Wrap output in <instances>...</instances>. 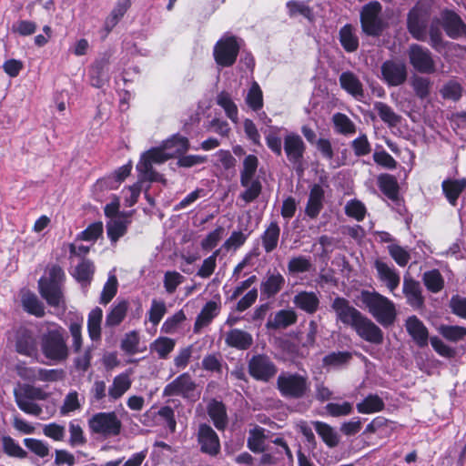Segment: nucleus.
Instances as JSON below:
<instances>
[{
    "mask_svg": "<svg viewBox=\"0 0 466 466\" xmlns=\"http://www.w3.org/2000/svg\"><path fill=\"white\" fill-rule=\"evenodd\" d=\"M441 26L446 35L451 39L466 36V24L461 17L454 10L443 9L440 18L434 17L431 21L429 28L428 43L437 53L446 50L450 44L444 39Z\"/></svg>",
    "mask_w": 466,
    "mask_h": 466,
    "instance_id": "f257e3e1",
    "label": "nucleus"
},
{
    "mask_svg": "<svg viewBox=\"0 0 466 466\" xmlns=\"http://www.w3.org/2000/svg\"><path fill=\"white\" fill-rule=\"evenodd\" d=\"M66 276L58 264L47 265L46 275L38 280V291L51 307H59L64 302V285Z\"/></svg>",
    "mask_w": 466,
    "mask_h": 466,
    "instance_id": "f03ea898",
    "label": "nucleus"
},
{
    "mask_svg": "<svg viewBox=\"0 0 466 466\" xmlns=\"http://www.w3.org/2000/svg\"><path fill=\"white\" fill-rule=\"evenodd\" d=\"M360 299L380 325L389 327L394 323L396 309L390 299L376 291L366 289L361 290Z\"/></svg>",
    "mask_w": 466,
    "mask_h": 466,
    "instance_id": "7ed1b4c3",
    "label": "nucleus"
},
{
    "mask_svg": "<svg viewBox=\"0 0 466 466\" xmlns=\"http://www.w3.org/2000/svg\"><path fill=\"white\" fill-rule=\"evenodd\" d=\"M41 350L43 355L54 362H62L69 356L66 344V332L57 324L56 328L48 329L41 338Z\"/></svg>",
    "mask_w": 466,
    "mask_h": 466,
    "instance_id": "20e7f679",
    "label": "nucleus"
},
{
    "mask_svg": "<svg viewBox=\"0 0 466 466\" xmlns=\"http://www.w3.org/2000/svg\"><path fill=\"white\" fill-rule=\"evenodd\" d=\"M281 397L287 400H301L310 392L309 377L299 372H281L276 382Z\"/></svg>",
    "mask_w": 466,
    "mask_h": 466,
    "instance_id": "39448f33",
    "label": "nucleus"
},
{
    "mask_svg": "<svg viewBox=\"0 0 466 466\" xmlns=\"http://www.w3.org/2000/svg\"><path fill=\"white\" fill-rule=\"evenodd\" d=\"M431 7L418 1L408 12L406 28L411 37L417 41L426 42L429 38Z\"/></svg>",
    "mask_w": 466,
    "mask_h": 466,
    "instance_id": "423d86ee",
    "label": "nucleus"
},
{
    "mask_svg": "<svg viewBox=\"0 0 466 466\" xmlns=\"http://www.w3.org/2000/svg\"><path fill=\"white\" fill-rule=\"evenodd\" d=\"M258 167V158L255 155H248L243 160V169L240 171V185L246 189L239 195L245 203L256 200L262 191L260 181L253 179Z\"/></svg>",
    "mask_w": 466,
    "mask_h": 466,
    "instance_id": "0eeeda50",
    "label": "nucleus"
},
{
    "mask_svg": "<svg viewBox=\"0 0 466 466\" xmlns=\"http://www.w3.org/2000/svg\"><path fill=\"white\" fill-rule=\"evenodd\" d=\"M201 391L196 380L188 372H183L167 383L163 390V397H181L190 402L200 398Z\"/></svg>",
    "mask_w": 466,
    "mask_h": 466,
    "instance_id": "6e6552de",
    "label": "nucleus"
},
{
    "mask_svg": "<svg viewBox=\"0 0 466 466\" xmlns=\"http://www.w3.org/2000/svg\"><path fill=\"white\" fill-rule=\"evenodd\" d=\"M15 401L17 407L26 414L39 416L42 413V408L32 400H44L47 394L38 387L30 384L19 385L14 390Z\"/></svg>",
    "mask_w": 466,
    "mask_h": 466,
    "instance_id": "1a4fd4ad",
    "label": "nucleus"
},
{
    "mask_svg": "<svg viewBox=\"0 0 466 466\" xmlns=\"http://www.w3.org/2000/svg\"><path fill=\"white\" fill-rule=\"evenodd\" d=\"M11 342L15 350L22 356L32 358L38 352V339L35 330L26 324L15 326L11 330Z\"/></svg>",
    "mask_w": 466,
    "mask_h": 466,
    "instance_id": "9d476101",
    "label": "nucleus"
},
{
    "mask_svg": "<svg viewBox=\"0 0 466 466\" xmlns=\"http://www.w3.org/2000/svg\"><path fill=\"white\" fill-rule=\"evenodd\" d=\"M382 6L378 1H371L362 6L360 14L361 30L364 35L379 37L385 29V23L380 17Z\"/></svg>",
    "mask_w": 466,
    "mask_h": 466,
    "instance_id": "9b49d317",
    "label": "nucleus"
},
{
    "mask_svg": "<svg viewBox=\"0 0 466 466\" xmlns=\"http://www.w3.org/2000/svg\"><path fill=\"white\" fill-rule=\"evenodd\" d=\"M239 51L238 38L226 34L216 42L213 47V57L218 66L230 67L236 63Z\"/></svg>",
    "mask_w": 466,
    "mask_h": 466,
    "instance_id": "f8f14e48",
    "label": "nucleus"
},
{
    "mask_svg": "<svg viewBox=\"0 0 466 466\" xmlns=\"http://www.w3.org/2000/svg\"><path fill=\"white\" fill-rule=\"evenodd\" d=\"M306 145L302 137L294 132H290L284 137L283 150L288 161L292 165L298 175L304 172V155L306 153Z\"/></svg>",
    "mask_w": 466,
    "mask_h": 466,
    "instance_id": "ddd939ff",
    "label": "nucleus"
},
{
    "mask_svg": "<svg viewBox=\"0 0 466 466\" xmlns=\"http://www.w3.org/2000/svg\"><path fill=\"white\" fill-rule=\"evenodd\" d=\"M88 427L95 434L115 437L120 434L122 422L114 411L98 412L88 420Z\"/></svg>",
    "mask_w": 466,
    "mask_h": 466,
    "instance_id": "4468645a",
    "label": "nucleus"
},
{
    "mask_svg": "<svg viewBox=\"0 0 466 466\" xmlns=\"http://www.w3.org/2000/svg\"><path fill=\"white\" fill-rule=\"evenodd\" d=\"M407 55L409 63L415 71L428 75L436 72V63L429 48L419 44H411Z\"/></svg>",
    "mask_w": 466,
    "mask_h": 466,
    "instance_id": "2eb2a0df",
    "label": "nucleus"
},
{
    "mask_svg": "<svg viewBox=\"0 0 466 466\" xmlns=\"http://www.w3.org/2000/svg\"><path fill=\"white\" fill-rule=\"evenodd\" d=\"M249 376L257 381L268 382L278 373V367L266 354H255L248 361Z\"/></svg>",
    "mask_w": 466,
    "mask_h": 466,
    "instance_id": "dca6fc26",
    "label": "nucleus"
},
{
    "mask_svg": "<svg viewBox=\"0 0 466 466\" xmlns=\"http://www.w3.org/2000/svg\"><path fill=\"white\" fill-rule=\"evenodd\" d=\"M381 79L388 86L403 85L408 78V70L404 62L388 59L380 66Z\"/></svg>",
    "mask_w": 466,
    "mask_h": 466,
    "instance_id": "f3484780",
    "label": "nucleus"
},
{
    "mask_svg": "<svg viewBox=\"0 0 466 466\" xmlns=\"http://www.w3.org/2000/svg\"><path fill=\"white\" fill-rule=\"evenodd\" d=\"M200 451L210 457H217L221 451L219 437L212 427L207 423H201L197 434Z\"/></svg>",
    "mask_w": 466,
    "mask_h": 466,
    "instance_id": "a211bd4d",
    "label": "nucleus"
},
{
    "mask_svg": "<svg viewBox=\"0 0 466 466\" xmlns=\"http://www.w3.org/2000/svg\"><path fill=\"white\" fill-rule=\"evenodd\" d=\"M352 329L363 340L375 345H380L384 340V334L381 329L365 315L354 323Z\"/></svg>",
    "mask_w": 466,
    "mask_h": 466,
    "instance_id": "6ab92c4d",
    "label": "nucleus"
},
{
    "mask_svg": "<svg viewBox=\"0 0 466 466\" xmlns=\"http://www.w3.org/2000/svg\"><path fill=\"white\" fill-rule=\"evenodd\" d=\"M337 319L343 324L352 328L362 313L350 304V301L342 297H336L331 304Z\"/></svg>",
    "mask_w": 466,
    "mask_h": 466,
    "instance_id": "aec40b11",
    "label": "nucleus"
},
{
    "mask_svg": "<svg viewBox=\"0 0 466 466\" xmlns=\"http://www.w3.org/2000/svg\"><path fill=\"white\" fill-rule=\"evenodd\" d=\"M254 343L251 333L238 328L229 329L225 335V344L231 349L245 351Z\"/></svg>",
    "mask_w": 466,
    "mask_h": 466,
    "instance_id": "412c9836",
    "label": "nucleus"
},
{
    "mask_svg": "<svg viewBox=\"0 0 466 466\" xmlns=\"http://www.w3.org/2000/svg\"><path fill=\"white\" fill-rule=\"evenodd\" d=\"M402 291L407 299V303L411 308L418 310L424 309L425 299L422 295L421 287L419 281L412 278H405Z\"/></svg>",
    "mask_w": 466,
    "mask_h": 466,
    "instance_id": "4be33fe9",
    "label": "nucleus"
},
{
    "mask_svg": "<svg viewBox=\"0 0 466 466\" xmlns=\"http://www.w3.org/2000/svg\"><path fill=\"white\" fill-rule=\"evenodd\" d=\"M408 334L419 348L428 346L429 330L424 323L415 315L409 317L405 321Z\"/></svg>",
    "mask_w": 466,
    "mask_h": 466,
    "instance_id": "5701e85b",
    "label": "nucleus"
},
{
    "mask_svg": "<svg viewBox=\"0 0 466 466\" xmlns=\"http://www.w3.org/2000/svg\"><path fill=\"white\" fill-rule=\"evenodd\" d=\"M131 6V0H117L110 14L106 17L102 32L105 39L116 26Z\"/></svg>",
    "mask_w": 466,
    "mask_h": 466,
    "instance_id": "b1692460",
    "label": "nucleus"
},
{
    "mask_svg": "<svg viewBox=\"0 0 466 466\" xmlns=\"http://www.w3.org/2000/svg\"><path fill=\"white\" fill-rule=\"evenodd\" d=\"M285 278L278 270L268 271L265 280L260 283V295L266 299L274 298L285 286Z\"/></svg>",
    "mask_w": 466,
    "mask_h": 466,
    "instance_id": "393cba45",
    "label": "nucleus"
},
{
    "mask_svg": "<svg viewBox=\"0 0 466 466\" xmlns=\"http://www.w3.org/2000/svg\"><path fill=\"white\" fill-rule=\"evenodd\" d=\"M325 192L319 184H314L309 191V196L305 208V214L314 219L323 208Z\"/></svg>",
    "mask_w": 466,
    "mask_h": 466,
    "instance_id": "a878e982",
    "label": "nucleus"
},
{
    "mask_svg": "<svg viewBox=\"0 0 466 466\" xmlns=\"http://www.w3.org/2000/svg\"><path fill=\"white\" fill-rule=\"evenodd\" d=\"M293 303L299 309L309 315H313L318 311L320 301L315 292L302 290L294 296Z\"/></svg>",
    "mask_w": 466,
    "mask_h": 466,
    "instance_id": "bb28decb",
    "label": "nucleus"
},
{
    "mask_svg": "<svg viewBox=\"0 0 466 466\" xmlns=\"http://www.w3.org/2000/svg\"><path fill=\"white\" fill-rule=\"evenodd\" d=\"M340 87L358 100L364 97L363 85L351 71L342 72L339 76Z\"/></svg>",
    "mask_w": 466,
    "mask_h": 466,
    "instance_id": "cd10ccee",
    "label": "nucleus"
},
{
    "mask_svg": "<svg viewBox=\"0 0 466 466\" xmlns=\"http://www.w3.org/2000/svg\"><path fill=\"white\" fill-rule=\"evenodd\" d=\"M207 411L214 426L218 431L225 430L228 424V414L226 405L222 401L213 399L208 404Z\"/></svg>",
    "mask_w": 466,
    "mask_h": 466,
    "instance_id": "c85d7f7f",
    "label": "nucleus"
},
{
    "mask_svg": "<svg viewBox=\"0 0 466 466\" xmlns=\"http://www.w3.org/2000/svg\"><path fill=\"white\" fill-rule=\"evenodd\" d=\"M219 313V306L216 301H208L196 318L194 333H199L202 328L208 326L214 318Z\"/></svg>",
    "mask_w": 466,
    "mask_h": 466,
    "instance_id": "c756f323",
    "label": "nucleus"
},
{
    "mask_svg": "<svg viewBox=\"0 0 466 466\" xmlns=\"http://www.w3.org/2000/svg\"><path fill=\"white\" fill-rule=\"evenodd\" d=\"M377 184L383 195L391 201L399 200L400 186L395 176L388 173L379 175Z\"/></svg>",
    "mask_w": 466,
    "mask_h": 466,
    "instance_id": "7c9ffc66",
    "label": "nucleus"
},
{
    "mask_svg": "<svg viewBox=\"0 0 466 466\" xmlns=\"http://www.w3.org/2000/svg\"><path fill=\"white\" fill-rule=\"evenodd\" d=\"M298 320V315L294 309H280L275 313L272 319H268L266 328L268 329H286Z\"/></svg>",
    "mask_w": 466,
    "mask_h": 466,
    "instance_id": "2f4dec72",
    "label": "nucleus"
},
{
    "mask_svg": "<svg viewBox=\"0 0 466 466\" xmlns=\"http://www.w3.org/2000/svg\"><path fill=\"white\" fill-rule=\"evenodd\" d=\"M351 24L344 25L339 31V40L342 48L348 53H353L360 46V40Z\"/></svg>",
    "mask_w": 466,
    "mask_h": 466,
    "instance_id": "473e14b6",
    "label": "nucleus"
},
{
    "mask_svg": "<svg viewBox=\"0 0 466 466\" xmlns=\"http://www.w3.org/2000/svg\"><path fill=\"white\" fill-rule=\"evenodd\" d=\"M94 262L88 258H82V260L75 268L72 274L74 279L82 286H89L93 280L95 274Z\"/></svg>",
    "mask_w": 466,
    "mask_h": 466,
    "instance_id": "72a5a7b5",
    "label": "nucleus"
},
{
    "mask_svg": "<svg viewBox=\"0 0 466 466\" xmlns=\"http://www.w3.org/2000/svg\"><path fill=\"white\" fill-rule=\"evenodd\" d=\"M280 227L277 221H271L260 236L261 244L266 253H271L279 244Z\"/></svg>",
    "mask_w": 466,
    "mask_h": 466,
    "instance_id": "f704fd0d",
    "label": "nucleus"
},
{
    "mask_svg": "<svg viewBox=\"0 0 466 466\" xmlns=\"http://www.w3.org/2000/svg\"><path fill=\"white\" fill-rule=\"evenodd\" d=\"M375 268L380 280L386 282L390 291H393L399 287L400 278L394 268H390L387 263L379 259L375 261Z\"/></svg>",
    "mask_w": 466,
    "mask_h": 466,
    "instance_id": "c9c22d12",
    "label": "nucleus"
},
{
    "mask_svg": "<svg viewBox=\"0 0 466 466\" xmlns=\"http://www.w3.org/2000/svg\"><path fill=\"white\" fill-rule=\"evenodd\" d=\"M21 304L25 312L36 318H43L46 314L44 304L39 300L37 296L31 291H27L22 295Z\"/></svg>",
    "mask_w": 466,
    "mask_h": 466,
    "instance_id": "e433bc0d",
    "label": "nucleus"
},
{
    "mask_svg": "<svg viewBox=\"0 0 466 466\" xmlns=\"http://www.w3.org/2000/svg\"><path fill=\"white\" fill-rule=\"evenodd\" d=\"M102 319H103V310L99 307L94 308L88 313L87 333L92 341H99L101 339Z\"/></svg>",
    "mask_w": 466,
    "mask_h": 466,
    "instance_id": "4c0bfd02",
    "label": "nucleus"
},
{
    "mask_svg": "<svg viewBox=\"0 0 466 466\" xmlns=\"http://www.w3.org/2000/svg\"><path fill=\"white\" fill-rule=\"evenodd\" d=\"M466 188V178L447 179L442 182V190L448 201L455 206L460 195Z\"/></svg>",
    "mask_w": 466,
    "mask_h": 466,
    "instance_id": "58836bf2",
    "label": "nucleus"
},
{
    "mask_svg": "<svg viewBox=\"0 0 466 466\" xmlns=\"http://www.w3.org/2000/svg\"><path fill=\"white\" fill-rule=\"evenodd\" d=\"M132 381L127 373L116 375L108 389V397L110 400L120 399L131 387Z\"/></svg>",
    "mask_w": 466,
    "mask_h": 466,
    "instance_id": "ea45409f",
    "label": "nucleus"
},
{
    "mask_svg": "<svg viewBox=\"0 0 466 466\" xmlns=\"http://www.w3.org/2000/svg\"><path fill=\"white\" fill-rule=\"evenodd\" d=\"M265 431V429L259 426H256L249 431L247 446L252 452L261 453L265 451V441L267 439Z\"/></svg>",
    "mask_w": 466,
    "mask_h": 466,
    "instance_id": "a19ab883",
    "label": "nucleus"
},
{
    "mask_svg": "<svg viewBox=\"0 0 466 466\" xmlns=\"http://www.w3.org/2000/svg\"><path fill=\"white\" fill-rule=\"evenodd\" d=\"M385 404L383 400L377 394H369L361 402L357 403L356 409L359 413L371 414L383 410Z\"/></svg>",
    "mask_w": 466,
    "mask_h": 466,
    "instance_id": "79ce46f5",
    "label": "nucleus"
},
{
    "mask_svg": "<svg viewBox=\"0 0 466 466\" xmlns=\"http://www.w3.org/2000/svg\"><path fill=\"white\" fill-rule=\"evenodd\" d=\"M314 429L323 442L329 448H334L339 444V437L334 429L323 421H314Z\"/></svg>",
    "mask_w": 466,
    "mask_h": 466,
    "instance_id": "37998d69",
    "label": "nucleus"
},
{
    "mask_svg": "<svg viewBox=\"0 0 466 466\" xmlns=\"http://www.w3.org/2000/svg\"><path fill=\"white\" fill-rule=\"evenodd\" d=\"M127 309L128 302L125 299L113 305L110 311L106 314V326L116 327L120 325V323L125 319L127 316Z\"/></svg>",
    "mask_w": 466,
    "mask_h": 466,
    "instance_id": "c03bdc74",
    "label": "nucleus"
},
{
    "mask_svg": "<svg viewBox=\"0 0 466 466\" xmlns=\"http://www.w3.org/2000/svg\"><path fill=\"white\" fill-rule=\"evenodd\" d=\"M190 147V143L187 137L179 134L173 135L170 138L164 142V148L167 150H173L170 154L177 157L185 154Z\"/></svg>",
    "mask_w": 466,
    "mask_h": 466,
    "instance_id": "a18cd8bd",
    "label": "nucleus"
},
{
    "mask_svg": "<svg viewBox=\"0 0 466 466\" xmlns=\"http://www.w3.org/2000/svg\"><path fill=\"white\" fill-rule=\"evenodd\" d=\"M374 109L381 121L390 127H396L400 122L401 116L396 114L391 106L384 102H375Z\"/></svg>",
    "mask_w": 466,
    "mask_h": 466,
    "instance_id": "49530a36",
    "label": "nucleus"
},
{
    "mask_svg": "<svg viewBox=\"0 0 466 466\" xmlns=\"http://www.w3.org/2000/svg\"><path fill=\"white\" fill-rule=\"evenodd\" d=\"M422 280L426 289L431 293H439L444 288V279L438 269L424 272Z\"/></svg>",
    "mask_w": 466,
    "mask_h": 466,
    "instance_id": "de8ad7c7",
    "label": "nucleus"
},
{
    "mask_svg": "<svg viewBox=\"0 0 466 466\" xmlns=\"http://www.w3.org/2000/svg\"><path fill=\"white\" fill-rule=\"evenodd\" d=\"M175 339L168 337H158L150 344V350L157 353L159 359L166 360L174 350Z\"/></svg>",
    "mask_w": 466,
    "mask_h": 466,
    "instance_id": "09e8293b",
    "label": "nucleus"
},
{
    "mask_svg": "<svg viewBox=\"0 0 466 466\" xmlns=\"http://www.w3.org/2000/svg\"><path fill=\"white\" fill-rule=\"evenodd\" d=\"M217 104L224 109L226 116L232 122H238V106L232 100L231 96L228 92L222 91L218 95Z\"/></svg>",
    "mask_w": 466,
    "mask_h": 466,
    "instance_id": "8fccbe9b",
    "label": "nucleus"
},
{
    "mask_svg": "<svg viewBox=\"0 0 466 466\" xmlns=\"http://www.w3.org/2000/svg\"><path fill=\"white\" fill-rule=\"evenodd\" d=\"M332 121L337 133L350 136L356 133V126L350 118L343 113H336L332 116Z\"/></svg>",
    "mask_w": 466,
    "mask_h": 466,
    "instance_id": "3c124183",
    "label": "nucleus"
},
{
    "mask_svg": "<svg viewBox=\"0 0 466 466\" xmlns=\"http://www.w3.org/2000/svg\"><path fill=\"white\" fill-rule=\"evenodd\" d=\"M127 220L111 219L106 223L107 237L112 243H116L127 231Z\"/></svg>",
    "mask_w": 466,
    "mask_h": 466,
    "instance_id": "603ef678",
    "label": "nucleus"
},
{
    "mask_svg": "<svg viewBox=\"0 0 466 466\" xmlns=\"http://www.w3.org/2000/svg\"><path fill=\"white\" fill-rule=\"evenodd\" d=\"M201 368L208 372L222 374L223 359L220 352L208 353L204 356L201 361Z\"/></svg>",
    "mask_w": 466,
    "mask_h": 466,
    "instance_id": "864d4df0",
    "label": "nucleus"
},
{
    "mask_svg": "<svg viewBox=\"0 0 466 466\" xmlns=\"http://www.w3.org/2000/svg\"><path fill=\"white\" fill-rule=\"evenodd\" d=\"M463 87L454 79L447 81L440 90V94L443 99L459 101L462 96Z\"/></svg>",
    "mask_w": 466,
    "mask_h": 466,
    "instance_id": "5fc2aeb1",
    "label": "nucleus"
},
{
    "mask_svg": "<svg viewBox=\"0 0 466 466\" xmlns=\"http://www.w3.org/2000/svg\"><path fill=\"white\" fill-rule=\"evenodd\" d=\"M431 85L432 83L430 78L421 76H415L410 81L415 96L421 100L426 99L430 96Z\"/></svg>",
    "mask_w": 466,
    "mask_h": 466,
    "instance_id": "6e6d98bb",
    "label": "nucleus"
},
{
    "mask_svg": "<svg viewBox=\"0 0 466 466\" xmlns=\"http://www.w3.org/2000/svg\"><path fill=\"white\" fill-rule=\"evenodd\" d=\"M246 104L250 107L253 111H259L263 107V92L259 86V85L254 81L249 87L247 96H246Z\"/></svg>",
    "mask_w": 466,
    "mask_h": 466,
    "instance_id": "4d7b16f0",
    "label": "nucleus"
},
{
    "mask_svg": "<svg viewBox=\"0 0 466 466\" xmlns=\"http://www.w3.org/2000/svg\"><path fill=\"white\" fill-rule=\"evenodd\" d=\"M438 330L444 339L451 342L462 340L466 337V328L462 326L442 324Z\"/></svg>",
    "mask_w": 466,
    "mask_h": 466,
    "instance_id": "13d9d810",
    "label": "nucleus"
},
{
    "mask_svg": "<svg viewBox=\"0 0 466 466\" xmlns=\"http://www.w3.org/2000/svg\"><path fill=\"white\" fill-rule=\"evenodd\" d=\"M137 171L141 174V177L139 179L147 180L149 182H161L165 181L163 176L157 172L151 163L148 160H145L140 158V161L137 165Z\"/></svg>",
    "mask_w": 466,
    "mask_h": 466,
    "instance_id": "bf43d9fd",
    "label": "nucleus"
},
{
    "mask_svg": "<svg viewBox=\"0 0 466 466\" xmlns=\"http://www.w3.org/2000/svg\"><path fill=\"white\" fill-rule=\"evenodd\" d=\"M286 6L289 17L302 15L309 21H312L314 18L312 8L303 2L291 0L287 2Z\"/></svg>",
    "mask_w": 466,
    "mask_h": 466,
    "instance_id": "052dcab7",
    "label": "nucleus"
},
{
    "mask_svg": "<svg viewBox=\"0 0 466 466\" xmlns=\"http://www.w3.org/2000/svg\"><path fill=\"white\" fill-rule=\"evenodd\" d=\"M344 209L349 218H354L358 222L363 221L367 214L365 205L359 199L349 200Z\"/></svg>",
    "mask_w": 466,
    "mask_h": 466,
    "instance_id": "680f3d73",
    "label": "nucleus"
},
{
    "mask_svg": "<svg viewBox=\"0 0 466 466\" xmlns=\"http://www.w3.org/2000/svg\"><path fill=\"white\" fill-rule=\"evenodd\" d=\"M3 451L9 457L25 459L27 452L10 436L2 438Z\"/></svg>",
    "mask_w": 466,
    "mask_h": 466,
    "instance_id": "e2e57ef3",
    "label": "nucleus"
},
{
    "mask_svg": "<svg viewBox=\"0 0 466 466\" xmlns=\"http://www.w3.org/2000/svg\"><path fill=\"white\" fill-rule=\"evenodd\" d=\"M352 359V354L349 351H333L322 360L324 366L339 367L348 364Z\"/></svg>",
    "mask_w": 466,
    "mask_h": 466,
    "instance_id": "0e129e2a",
    "label": "nucleus"
},
{
    "mask_svg": "<svg viewBox=\"0 0 466 466\" xmlns=\"http://www.w3.org/2000/svg\"><path fill=\"white\" fill-rule=\"evenodd\" d=\"M166 150L164 146L162 147H152L145 152L141 158L148 160L151 164H161L170 158H174V155L166 152Z\"/></svg>",
    "mask_w": 466,
    "mask_h": 466,
    "instance_id": "69168bd1",
    "label": "nucleus"
},
{
    "mask_svg": "<svg viewBox=\"0 0 466 466\" xmlns=\"http://www.w3.org/2000/svg\"><path fill=\"white\" fill-rule=\"evenodd\" d=\"M139 340L138 333L136 330H132L127 333L121 340V350L128 355H134L139 351Z\"/></svg>",
    "mask_w": 466,
    "mask_h": 466,
    "instance_id": "338daca9",
    "label": "nucleus"
},
{
    "mask_svg": "<svg viewBox=\"0 0 466 466\" xmlns=\"http://www.w3.org/2000/svg\"><path fill=\"white\" fill-rule=\"evenodd\" d=\"M312 264L310 260L304 256L292 258L288 263V270L289 274L304 273L310 270Z\"/></svg>",
    "mask_w": 466,
    "mask_h": 466,
    "instance_id": "774afa93",
    "label": "nucleus"
}]
</instances>
